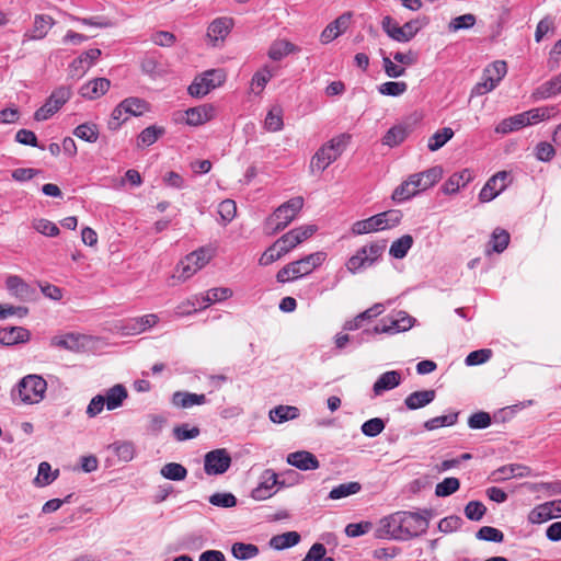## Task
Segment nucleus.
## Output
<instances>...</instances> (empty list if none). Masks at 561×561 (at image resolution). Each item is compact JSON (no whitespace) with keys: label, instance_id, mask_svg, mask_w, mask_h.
I'll use <instances>...</instances> for the list:
<instances>
[{"label":"nucleus","instance_id":"obj_1","mask_svg":"<svg viewBox=\"0 0 561 561\" xmlns=\"http://www.w3.org/2000/svg\"><path fill=\"white\" fill-rule=\"evenodd\" d=\"M432 516V510L427 508L420 512H396L383 517L380 524L390 538L407 541L426 533Z\"/></svg>","mask_w":561,"mask_h":561},{"label":"nucleus","instance_id":"obj_2","mask_svg":"<svg viewBox=\"0 0 561 561\" xmlns=\"http://www.w3.org/2000/svg\"><path fill=\"white\" fill-rule=\"evenodd\" d=\"M351 139V134L343 133L323 144L310 160V172L312 174L323 172L330 164L342 156L346 147L350 145Z\"/></svg>","mask_w":561,"mask_h":561},{"label":"nucleus","instance_id":"obj_3","mask_svg":"<svg viewBox=\"0 0 561 561\" xmlns=\"http://www.w3.org/2000/svg\"><path fill=\"white\" fill-rule=\"evenodd\" d=\"M304 207V198L296 196L279 205L264 221V231L274 236L283 231L300 213Z\"/></svg>","mask_w":561,"mask_h":561},{"label":"nucleus","instance_id":"obj_4","mask_svg":"<svg viewBox=\"0 0 561 561\" xmlns=\"http://www.w3.org/2000/svg\"><path fill=\"white\" fill-rule=\"evenodd\" d=\"M46 380L35 374L24 376L11 391L13 400L16 398L24 404H35L45 398Z\"/></svg>","mask_w":561,"mask_h":561},{"label":"nucleus","instance_id":"obj_5","mask_svg":"<svg viewBox=\"0 0 561 561\" xmlns=\"http://www.w3.org/2000/svg\"><path fill=\"white\" fill-rule=\"evenodd\" d=\"M403 215L399 209H390L369 218L358 220L353 224L352 232L354 234H366L375 231H381L397 227Z\"/></svg>","mask_w":561,"mask_h":561},{"label":"nucleus","instance_id":"obj_6","mask_svg":"<svg viewBox=\"0 0 561 561\" xmlns=\"http://www.w3.org/2000/svg\"><path fill=\"white\" fill-rule=\"evenodd\" d=\"M386 250V241L373 242L364 245L356 251L346 262V268L350 273L356 274L362 268L374 265Z\"/></svg>","mask_w":561,"mask_h":561},{"label":"nucleus","instance_id":"obj_7","mask_svg":"<svg viewBox=\"0 0 561 561\" xmlns=\"http://www.w3.org/2000/svg\"><path fill=\"white\" fill-rule=\"evenodd\" d=\"M215 248L207 245L187 254L178 265L179 278L185 280L203 268L215 255Z\"/></svg>","mask_w":561,"mask_h":561},{"label":"nucleus","instance_id":"obj_8","mask_svg":"<svg viewBox=\"0 0 561 561\" xmlns=\"http://www.w3.org/2000/svg\"><path fill=\"white\" fill-rule=\"evenodd\" d=\"M507 73V65L504 60H496L483 70L482 81L478 82L471 91V96L483 95L493 91Z\"/></svg>","mask_w":561,"mask_h":561},{"label":"nucleus","instance_id":"obj_9","mask_svg":"<svg viewBox=\"0 0 561 561\" xmlns=\"http://www.w3.org/2000/svg\"><path fill=\"white\" fill-rule=\"evenodd\" d=\"M226 80V75L221 69H210L196 77L188 85V93L193 98H203L211 90L221 85Z\"/></svg>","mask_w":561,"mask_h":561},{"label":"nucleus","instance_id":"obj_10","mask_svg":"<svg viewBox=\"0 0 561 561\" xmlns=\"http://www.w3.org/2000/svg\"><path fill=\"white\" fill-rule=\"evenodd\" d=\"M383 32L399 43L410 42L420 31L419 21L412 20L400 26L391 16L387 15L381 21Z\"/></svg>","mask_w":561,"mask_h":561},{"label":"nucleus","instance_id":"obj_11","mask_svg":"<svg viewBox=\"0 0 561 561\" xmlns=\"http://www.w3.org/2000/svg\"><path fill=\"white\" fill-rule=\"evenodd\" d=\"M231 465V456L225 448L208 451L204 457V470L208 476L225 473Z\"/></svg>","mask_w":561,"mask_h":561},{"label":"nucleus","instance_id":"obj_12","mask_svg":"<svg viewBox=\"0 0 561 561\" xmlns=\"http://www.w3.org/2000/svg\"><path fill=\"white\" fill-rule=\"evenodd\" d=\"M276 485L284 486V481L278 480V474L273 469H265L260 476V482L251 492V497L255 501H263L272 497L276 491Z\"/></svg>","mask_w":561,"mask_h":561},{"label":"nucleus","instance_id":"obj_13","mask_svg":"<svg viewBox=\"0 0 561 561\" xmlns=\"http://www.w3.org/2000/svg\"><path fill=\"white\" fill-rule=\"evenodd\" d=\"M317 231V226L307 225L291 229L287 233L277 239V245L282 247V251L288 253L298 244L309 239Z\"/></svg>","mask_w":561,"mask_h":561},{"label":"nucleus","instance_id":"obj_14","mask_svg":"<svg viewBox=\"0 0 561 561\" xmlns=\"http://www.w3.org/2000/svg\"><path fill=\"white\" fill-rule=\"evenodd\" d=\"M510 173L507 171H500L492 175L479 193L481 203H488L501 194L508 184Z\"/></svg>","mask_w":561,"mask_h":561},{"label":"nucleus","instance_id":"obj_15","mask_svg":"<svg viewBox=\"0 0 561 561\" xmlns=\"http://www.w3.org/2000/svg\"><path fill=\"white\" fill-rule=\"evenodd\" d=\"M443 176V168L440 165L432 167L423 172L410 175V183L417 188V193L434 186Z\"/></svg>","mask_w":561,"mask_h":561},{"label":"nucleus","instance_id":"obj_16","mask_svg":"<svg viewBox=\"0 0 561 561\" xmlns=\"http://www.w3.org/2000/svg\"><path fill=\"white\" fill-rule=\"evenodd\" d=\"M324 260V252H316L289 264L293 267L294 277L299 278L309 275L316 267L320 266Z\"/></svg>","mask_w":561,"mask_h":561},{"label":"nucleus","instance_id":"obj_17","mask_svg":"<svg viewBox=\"0 0 561 561\" xmlns=\"http://www.w3.org/2000/svg\"><path fill=\"white\" fill-rule=\"evenodd\" d=\"M352 19L351 12H345L339 18H336L333 22L329 23L325 28L322 31L320 35V41L323 44H328L339 37L341 34H343L348 25L350 21Z\"/></svg>","mask_w":561,"mask_h":561},{"label":"nucleus","instance_id":"obj_18","mask_svg":"<svg viewBox=\"0 0 561 561\" xmlns=\"http://www.w3.org/2000/svg\"><path fill=\"white\" fill-rule=\"evenodd\" d=\"M5 286L10 295L21 301L32 300L35 295V289L18 275L8 276Z\"/></svg>","mask_w":561,"mask_h":561},{"label":"nucleus","instance_id":"obj_19","mask_svg":"<svg viewBox=\"0 0 561 561\" xmlns=\"http://www.w3.org/2000/svg\"><path fill=\"white\" fill-rule=\"evenodd\" d=\"M530 474L531 470L529 467L519 463H512L502 466L494 470L491 473V479L493 482H503L512 478H524L529 477Z\"/></svg>","mask_w":561,"mask_h":561},{"label":"nucleus","instance_id":"obj_20","mask_svg":"<svg viewBox=\"0 0 561 561\" xmlns=\"http://www.w3.org/2000/svg\"><path fill=\"white\" fill-rule=\"evenodd\" d=\"M54 24L55 21L50 15L36 14L34 16L33 27L24 34V42L43 39Z\"/></svg>","mask_w":561,"mask_h":561},{"label":"nucleus","instance_id":"obj_21","mask_svg":"<svg viewBox=\"0 0 561 561\" xmlns=\"http://www.w3.org/2000/svg\"><path fill=\"white\" fill-rule=\"evenodd\" d=\"M286 461L290 466L302 471L316 470L320 467L318 458L307 450H299L288 454Z\"/></svg>","mask_w":561,"mask_h":561},{"label":"nucleus","instance_id":"obj_22","mask_svg":"<svg viewBox=\"0 0 561 561\" xmlns=\"http://www.w3.org/2000/svg\"><path fill=\"white\" fill-rule=\"evenodd\" d=\"M184 115L186 116L187 125L199 126L214 118L215 107L211 104H203L186 110Z\"/></svg>","mask_w":561,"mask_h":561},{"label":"nucleus","instance_id":"obj_23","mask_svg":"<svg viewBox=\"0 0 561 561\" xmlns=\"http://www.w3.org/2000/svg\"><path fill=\"white\" fill-rule=\"evenodd\" d=\"M111 87V81L106 78H94L80 88V95L88 100H95L104 95Z\"/></svg>","mask_w":561,"mask_h":561},{"label":"nucleus","instance_id":"obj_24","mask_svg":"<svg viewBox=\"0 0 561 561\" xmlns=\"http://www.w3.org/2000/svg\"><path fill=\"white\" fill-rule=\"evenodd\" d=\"M158 321H159V318L157 314L149 313V314H145L142 317L129 319L126 322V324L123 327V330H124L125 334L136 335V334H140V333L147 331L148 329L152 328L153 325H156L158 323Z\"/></svg>","mask_w":561,"mask_h":561},{"label":"nucleus","instance_id":"obj_25","mask_svg":"<svg viewBox=\"0 0 561 561\" xmlns=\"http://www.w3.org/2000/svg\"><path fill=\"white\" fill-rule=\"evenodd\" d=\"M474 178L473 171L470 169H463L460 172H455L448 180L443 184V193L449 195L457 193L460 187L466 186Z\"/></svg>","mask_w":561,"mask_h":561},{"label":"nucleus","instance_id":"obj_26","mask_svg":"<svg viewBox=\"0 0 561 561\" xmlns=\"http://www.w3.org/2000/svg\"><path fill=\"white\" fill-rule=\"evenodd\" d=\"M30 337V331L23 327H9L0 329V343L5 346L26 343Z\"/></svg>","mask_w":561,"mask_h":561},{"label":"nucleus","instance_id":"obj_27","mask_svg":"<svg viewBox=\"0 0 561 561\" xmlns=\"http://www.w3.org/2000/svg\"><path fill=\"white\" fill-rule=\"evenodd\" d=\"M401 374L397 370H389L381 374L373 386L375 396H380L385 391L392 390L401 383Z\"/></svg>","mask_w":561,"mask_h":561},{"label":"nucleus","instance_id":"obj_28","mask_svg":"<svg viewBox=\"0 0 561 561\" xmlns=\"http://www.w3.org/2000/svg\"><path fill=\"white\" fill-rule=\"evenodd\" d=\"M232 27V20L229 18H218L214 20L207 30V37L216 44L224 41Z\"/></svg>","mask_w":561,"mask_h":561},{"label":"nucleus","instance_id":"obj_29","mask_svg":"<svg viewBox=\"0 0 561 561\" xmlns=\"http://www.w3.org/2000/svg\"><path fill=\"white\" fill-rule=\"evenodd\" d=\"M561 93V73L539 85L531 94L536 101L550 99Z\"/></svg>","mask_w":561,"mask_h":561},{"label":"nucleus","instance_id":"obj_30","mask_svg":"<svg viewBox=\"0 0 561 561\" xmlns=\"http://www.w3.org/2000/svg\"><path fill=\"white\" fill-rule=\"evenodd\" d=\"M435 397L436 391L433 389L414 391L404 399V404L409 410H417L433 402Z\"/></svg>","mask_w":561,"mask_h":561},{"label":"nucleus","instance_id":"obj_31","mask_svg":"<svg viewBox=\"0 0 561 561\" xmlns=\"http://www.w3.org/2000/svg\"><path fill=\"white\" fill-rule=\"evenodd\" d=\"M84 336L80 334L75 333H67L64 335H57L51 337L50 345L54 347L71 351V352H78L82 346L83 343L81 340H83Z\"/></svg>","mask_w":561,"mask_h":561},{"label":"nucleus","instance_id":"obj_32","mask_svg":"<svg viewBox=\"0 0 561 561\" xmlns=\"http://www.w3.org/2000/svg\"><path fill=\"white\" fill-rule=\"evenodd\" d=\"M383 310H385L383 305L375 304L373 307L358 313L352 320L346 321L343 325V329L346 331L357 330L362 327V324L365 320H370L373 318L378 317L379 314H381L383 312Z\"/></svg>","mask_w":561,"mask_h":561},{"label":"nucleus","instance_id":"obj_33","mask_svg":"<svg viewBox=\"0 0 561 561\" xmlns=\"http://www.w3.org/2000/svg\"><path fill=\"white\" fill-rule=\"evenodd\" d=\"M205 394L192 393L188 391H176L172 396V403L182 409L192 408L193 405H202L206 403Z\"/></svg>","mask_w":561,"mask_h":561},{"label":"nucleus","instance_id":"obj_34","mask_svg":"<svg viewBox=\"0 0 561 561\" xmlns=\"http://www.w3.org/2000/svg\"><path fill=\"white\" fill-rule=\"evenodd\" d=\"M121 107L125 108V114H129L131 116H141L150 111V104L146 100L137 96L124 99L121 102Z\"/></svg>","mask_w":561,"mask_h":561},{"label":"nucleus","instance_id":"obj_35","mask_svg":"<svg viewBox=\"0 0 561 561\" xmlns=\"http://www.w3.org/2000/svg\"><path fill=\"white\" fill-rule=\"evenodd\" d=\"M127 390L123 385H115L112 388H110L103 396L105 399L107 410L113 411L119 408L123 404L124 400L127 398Z\"/></svg>","mask_w":561,"mask_h":561},{"label":"nucleus","instance_id":"obj_36","mask_svg":"<svg viewBox=\"0 0 561 561\" xmlns=\"http://www.w3.org/2000/svg\"><path fill=\"white\" fill-rule=\"evenodd\" d=\"M527 119L528 118H526L522 113L516 114L500 122L495 127V131L497 134H508L518 130L523 127L528 126Z\"/></svg>","mask_w":561,"mask_h":561},{"label":"nucleus","instance_id":"obj_37","mask_svg":"<svg viewBox=\"0 0 561 561\" xmlns=\"http://www.w3.org/2000/svg\"><path fill=\"white\" fill-rule=\"evenodd\" d=\"M270 420L273 423H284L299 416V409L293 405H278L270 411Z\"/></svg>","mask_w":561,"mask_h":561},{"label":"nucleus","instance_id":"obj_38","mask_svg":"<svg viewBox=\"0 0 561 561\" xmlns=\"http://www.w3.org/2000/svg\"><path fill=\"white\" fill-rule=\"evenodd\" d=\"M165 134L164 127L151 125L140 131L137 137L138 147H149Z\"/></svg>","mask_w":561,"mask_h":561},{"label":"nucleus","instance_id":"obj_39","mask_svg":"<svg viewBox=\"0 0 561 561\" xmlns=\"http://www.w3.org/2000/svg\"><path fill=\"white\" fill-rule=\"evenodd\" d=\"M398 332H402L400 329V324H397V320L394 316L387 317L381 319V321L376 324L371 330H364L362 335H374V334H394Z\"/></svg>","mask_w":561,"mask_h":561},{"label":"nucleus","instance_id":"obj_40","mask_svg":"<svg viewBox=\"0 0 561 561\" xmlns=\"http://www.w3.org/2000/svg\"><path fill=\"white\" fill-rule=\"evenodd\" d=\"M300 541V535L297 531H287L271 538L270 546L275 550H283L296 546Z\"/></svg>","mask_w":561,"mask_h":561},{"label":"nucleus","instance_id":"obj_41","mask_svg":"<svg viewBox=\"0 0 561 561\" xmlns=\"http://www.w3.org/2000/svg\"><path fill=\"white\" fill-rule=\"evenodd\" d=\"M362 490V485L359 482L351 481L347 483H342L336 486H334L329 495L328 499L330 500H341L351 495H354L358 493Z\"/></svg>","mask_w":561,"mask_h":561},{"label":"nucleus","instance_id":"obj_42","mask_svg":"<svg viewBox=\"0 0 561 561\" xmlns=\"http://www.w3.org/2000/svg\"><path fill=\"white\" fill-rule=\"evenodd\" d=\"M413 245V238L410 234H403L394 240L389 249V254L394 259H403Z\"/></svg>","mask_w":561,"mask_h":561},{"label":"nucleus","instance_id":"obj_43","mask_svg":"<svg viewBox=\"0 0 561 561\" xmlns=\"http://www.w3.org/2000/svg\"><path fill=\"white\" fill-rule=\"evenodd\" d=\"M296 50V46L288 41L282 39L274 42L268 49V57L275 61Z\"/></svg>","mask_w":561,"mask_h":561},{"label":"nucleus","instance_id":"obj_44","mask_svg":"<svg viewBox=\"0 0 561 561\" xmlns=\"http://www.w3.org/2000/svg\"><path fill=\"white\" fill-rule=\"evenodd\" d=\"M259 552L257 546L253 543L234 542L231 547V553L238 560L253 559Z\"/></svg>","mask_w":561,"mask_h":561},{"label":"nucleus","instance_id":"obj_45","mask_svg":"<svg viewBox=\"0 0 561 561\" xmlns=\"http://www.w3.org/2000/svg\"><path fill=\"white\" fill-rule=\"evenodd\" d=\"M160 473L164 479L172 481H182L186 478L187 470L181 463L169 462L161 468Z\"/></svg>","mask_w":561,"mask_h":561},{"label":"nucleus","instance_id":"obj_46","mask_svg":"<svg viewBox=\"0 0 561 561\" xmlns=\"http://www.w3.org/2000/svg\"><path fill=\"white\" fill-rule=\"evenodd\" d=\"M272 77L273 72L268 66H264L262 69L256 71L251 80L252 92L260 94L264 90L267 82L272 79Z\"/></svg>","mask_w":561,"mask_h":561},{"label":"nucleus","instance_id":"obj_47","mask_svg":"<svg viewBox=\"0 0 561 561\" xmlns=\"http://www.w3.org/2000/svg\"><path fill=\"white\" fill-rule=\"evenodd\" d=\"M119 460L128 462L135 457V445L131 442H115L108 446Z\"/></svg>","mask_w":561,"mask_h":561},{"label":"nucleus","instance_id":"obj_48","mask_svg":"<svg viewBox=\"0 0 561 561\" xmlns=\"http://www.w3.org/2000/svg\"><path fill=\"white\" fill-rule=\"evenodd\" d=\"M553 518L550 502L539 504L534 507L528 514V520L531 524H541Z\"/></svg>","mask_w":561,"mask_h":561},{"label":"nucleus","instance_id":"obj_49","mask_svg":"<svg viewBox=\"0 0 561 561\" xmlns=\"http://www.w3.org/2000/svg\"><path fill=\"white\" fill-rule=\"evenodd\" d=\"M232 296V290L228 287H217L211 288L207 291L205 296H202V302L204 306H201V308H206L210 304L216 301H222Z\"/></svg>","mask_w":561,"mask_h":561},{"label":"nucleus","instance_id":"obj_50","mask_svg":"<svg viewBox=\"0 0 561 561\" xmlns=\"http://www.w3.org/2000/svg\"><path fill=\"white\" fill-rule=\"evenodd\" d=\"M453 136L454 130L450 127H444L430 137L427 147L431 151H436L450 140Z\"/></svg>","mask_w":561,"mask_h":561},{"label":"nucleus","instance_id":"obj_51","mask_svg":"<svg viewBox=\"0 0 561 561\" xmlns=\"http://www.w3.org/2000/svg\"><path fill=\"white\" fill-rule=\"evenodd\" d=\"M73 135L84 141L95 142L99 138V128L96 124L84 123L75 128Z\"/></svg>","mask_w":561,"mask_h":561},{"label":"nucleus","instance_id":"obj_52","mask_svg":"<svg viewBox=\"0 0 561 561\" xmlns=\"http://www.w3.org/2000/svg\"><path fill=\"white\" fill-rule=\"evenodd\" d=\"M70 88L61 85L51 92L46 102L50 103V105H53V108L56 112H58L61 108V106L70 99Z\"/></svg>","mask_w":561,"mask_h":561},{"label":"nucleus","instance_id":"obj_53","mask_svg":"<svg viewBox=\"0 0 561 561\" xmlns=\"http://www.w3.org/2000/svg\"><path fill=\"white\" fill-rule=\"evenodd\" d=\"M457 420H458V412H453V413H449L446 415H440V416H436V417L427 420L424 423V427L427 431H434L439 427L451 426L457 423Z\"/></svg>","mask_w":561,"mask_h":561},{"label":"nucleus","instance_id":"obj_54","mask_svg":"<svg viewBox=\"0 0 561 561\" xmlns=\"http://www.w3.org/2000/svg\"><path fill=\"white\" fill-rule=\"evenodd\" d=\"M265 128L268 131H278L283 128V110L279 106H274L267 113L264 121Z\"/></svg>","mask_w":561,"mask_h":561},{"label":"nucleus","instance_id":"obj_55","mask_svg":"<svg viewBox=\"0 0 561 561\" xmlns=\"http://www.w3.org/2000/svg\"><path fill=\"white\" fill-rule=\"evenodd\" d=\"M460 488V481L457 478L448 477L435 486V494L439 497H446L457 492Z\"/></svg>","mask_w":561,"mask_h":561},{"label":"nucleus","instance_id":"obj_56","mask_svg":"<svg viewBox=\"0 0 561 561\" xmlns=\"http://www.w3.org/2000/svg\"><path fill=\"white\" fill-rule=\"evenodd\" d=\"M417 194V188L413 186V183H410V178L403 181L392 193L391 198L394 202H404Z\"/></svg>","mask_w":561,"mask_h":561},{"label":"nucleus","instance_id":"obj_57","mask_svg":"<svg viewBox=\"0 0 561 561\" xmlns=\"http://www.w3.org/2000/svg\"><path fill=\"white\" fill-rule=\"evenodd\" d=\"M407 138V129L402 126L391 127L382 138V144L389 147H396Z\"/></svg>","mask_w":561,"mask_h":561},{"label":"nucleus","instance_id":"obj_58","mask_svg":"<svg viewBox=\"0 0 561 561\" xmlns=\"http://www.w3.org/2000/svg\"><path fill=\"white\" fill-rule=\"evenodd\" d=\"M408 90L404 81H388L378 87V91L382 95L399 96Z\"/></svg>","mask_w":561,"mask_h":561},{"label":"nucleus","instance_id":"obj_59","mask_svg":"<svg viewBox=\"0 0 561 561\" xmlns=\"http://www.w3.org/2000/svg\"><path fill=\"white\" fill-rule=\"evenodd\" d=\"M465 515L469 520L479 522L486 513L485 505L480 501H470L465 506Z\"/></svg>","mask_w":561,"mask_h":561},{"label":"nucleus","instance_id":"obj_60","mask_svg":"<svg viewBox=\"0 0 561 561\" xmlns=\"http://www.w3.org/2000/svg\"><path fill=\"white\" fill-rule=\"evenodd\" d=\"M32 226L37 232L46 237H57L60 232L56 224L45 218L34 219Z\"/></svg>","mask_w":561,"mask_h":561},{"label":"nucleus","instance_id":"obj_61","mask_svg":"<svg viewBox=\"0 0 561 561\" xmlns=\"http://www.w3.org/2000/svg\"><path fill=\"white\" fill-rule=\"evenodd\" d=\"M201 306H204L202 297L195 296L178 305L174 312L176 316H188L201 310Z\"/></svg>","mask_w":561,"mask_h":561},{"label":"nucleus","instance_id":"obj_62","mask_svg":"<svg viewBox=\"0 0 561 561\" xmlns=\"http://www.w3.org/2000/svg\"><path fill=\"white\" fill-rule=\"evenodd\" d=\"M286 253L282 251V247L277 245V240H276L271 247H268L263 252V254L259 259V264L262 266H267V265L274 263L275 261L279 260Z\"/></svg>","mask_w":561,"mask_h":561},{"label":"nucleus","instance_id":"obj_63","mask_svg":"<svg viewBox=\"0 0 561 561\" xmlns=\"http://www.w3.org/2000/svg\"><path fill=\"white\" fill-rule=\"evenodd\" d=\"M491 243L493 251L503 252L510 243V233L504 229L496 228L492 233Z\"/></svg>","mask_w":561,"mask_h":561},{"label":"nucleus","instance_id":"obj_64","mask_svg":"<svg viewBox=\"0 0 561 561\" xmlns=\"http://www.w3.org/2000/svg\"><path fill=\"white\" fill-rule=\"evenodd\" d=\"M327 549L322 543H314L309 549L302 561H334L330 557H325Z\"/></svg>","mask_w":561,"mask_h":561}]
</instances>
